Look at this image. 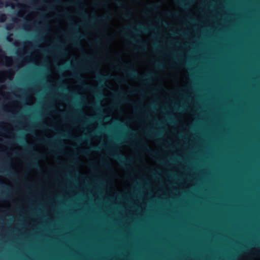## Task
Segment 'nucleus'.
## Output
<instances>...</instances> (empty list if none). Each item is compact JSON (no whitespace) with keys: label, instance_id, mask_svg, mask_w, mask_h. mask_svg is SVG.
<instances>
[{"label":"nucleus","instance_id":"17","mask_svg":"<svg viewBox=\"0 0 260 260\" xmlns=\"http://www.w3.org/2000/svg\"><path fill=\"white\" fill-rule=\"evenodd\" d=\"M147 136L149 137L152 138L156 136H159V135L154 134L151 131H149L147 133Z\"/></svg>","mask_w":260,"mask_h":260},{"label":"nucleus","instance_id":"9","mask_svg":"<svg viewBox=\"0 0 260 260\" xmlns=\"http://www.w3.org/2000/svg\"><path fill=\"white\" fill-rule=\"evenodd\" d=\"M3 60H4L5 62L9 63L12 62L11 57L7 56L5 55V52L0 48V61Z\"/></svg>","mask_w":260,"mask_h":260},{"label":"nucleus","instance_id":"20","mask_svg":"<svg viewBox=\"0 0 260 260\" xmlns=\"http://www.w3.org/2000/svg\"><path fill=\"white\" fill-rule=\"evenodd\" d=\"M131 14L129 13V12H126L123 14V17L126 19H128L131 17Z\"/></svg>","mask_w":260,"mask_h":260},{"label":"nucleus","instance_id":"42","mask_svg":"<svg viewBox=\"0 0 260 260\" xmlns=\"http://www.w3.org/2000/svg\"><path fill=\"white\" fill-rule=\"evenodd\" d=\"M10 4L9 3H7L6 4V6H10Z\"/></svg>","mask_w":260,"mask_h":260},{"label":"nucleus","instance_id":"49","mask_svg":"<svg viewBox=\"0 0 260 260\" xmlns=\"http://www.w3.org/2000/svg\"><path fill=\"white\" fill-rule=\"evenodd\" d=\"M157 49L156 47L155 48V50H156Z\"/></svg>","mask_w":260,"mask_h":260},{"label":"nucleus","instance_id":"40","mask_svg":"<svg viewBox=\"0 0 260 260\" xmlns=\"http://www.w3.org/2000/svg\"><path fill=\"white\" fill-rule=\"evenodd\" d=\"M0 184L2 185H4V183L3 182H0Z\"/></svg>","mask_w":260,"mask_h":260},{"label":"nucleus","instance_id":"32","mask_svg":"<svg viewBox=\"0 0 260 260\" xmlns=\"http://www.w3.org/2000/svg\"><path fill=\"white\" fill-rule=\"evenodd\" d=\"M67 79V76L66 75V80ZM66 93L67 92V91H68V85H67V82H66Z\"/></svg>","mask_w":260,"mask_h":260},{"label":"nucleus","instance_id":"22","mask_svg":"<svg viewBox=\"0 0 260 260\" xmlns=\"http://www.w3.org/2000/svg\"><path fill=\"white\" fill-rule=\"evenodd\" d=\"M115 3L119 7H123L124 6L123 2L121 1H117Z\"/></svg>","mask_w":260,"mask_h":260},{"label":"nucleus","instance_id":"31","mask_svg":"<svg viewBox=\"0 0 260 260\" xmlns=\"http://www.w3.org/2000/svg\"><path fill=\"white\" fill-rule=\"evenodd\" d=\"M67 6V1L66 0V7ZM66 21H67V16H68V12L67 11V9H66Z\"/></svg>","mask_w":260,"mask_h":260},{"label":"nucleus","instance_id":"8","mask_svg":"<svg viewBox=\"0 0 260 260\" xmlns=\"http://www.w3.org/2000/svg\"><path fill=\"white\" fill-rule=\"evenodd\" d=\"M82 68L80 66L77 68L74 71L73 76L75 79H76L79 82H81L83 81V78L81 75V72L82 71Z\"/></svg>","mask_w":260,"mask_h":260},{"label":"nucleus","instance_id":"34","mask_svg":"<svg viewBox=\"0 0 260 260\" xmlns=\"http://www.w3.org/2000/svg\"><path fill=\"white\" fill-rule=\"evenodd\" d=\"M66 139L68 137V131H67V127H66Z\"/></svg>","mask_w":260,"mask_h":260},{"label":"nucleus","instance_id":"5","mask_svg":"<svg viewBox=\"0 0 260 260\" xmlns=\"http://www.w3.org/2000/svg\"><path fill=\"white\" fill-rule=\"evenodd\" d=\"M39 142L42 143L46 144L48 145L50 149V151H52L53 149L56 148V144L54 140L49 138H46L43 139H40Z\"/></svg>","mask_w":260,"mask_h":260},{"label":"nucleus","instance_id":"13","mask_svg":"<svg viewBox=\"0 0 260 260\" xmlns=\"http://www.w3.org/2000/svg\"><path fill=\"white\" fill-rule=\"evenodd\" d=\"M113 77L112 76H106V75H100L98 76V78L101 80V81L103 82L107 78H112Z\"/></svg>","mask_w":260,"mask_h":260},{"label":"nucleus","instance_id":"12","mask_svg":"<svg viewBox=\"0 0 260 260\" xmlns=\"http://www.w3.org/2000/svg\"><path fill=\"white\" fill-rule=\"evenodd\" d=\"M29 166L34 168H36L38 170H41V166L38 162V160L36 159H34L31 161V162L29 164Z\"/></svg>","mask_w":260,"mask_h":260},{"label":"nucleus","instance_id":"43","mask_svg":"<svg viewBox=\"0 0 260 260\" xmlns=\"http://www.w3.org/2000/svg\"><path fill=\"white\" fill-rule=\"evenodd\" d=\"M29 146L30 147H32V145H31V144H29Z\"/></svg>","mask_w":260,"mask_h":260},{"label":"nucleus","instance_id":"19","mask_svg":"<svg viewBox=\"0 0 260 260\" xmlns=\"http://www.w3.org/2000/svg\"><path fill=\"white\" fill-rule=\"evenodd\" d=\"M155 66L158 69H162L164 67V64L161 63L156 62L155 63Z\"/></svg>","mask_w":260,"mask_h":260},{"label":"nucleus","instance_id":"44","mask_svg":"<svg viewBox=\"0 0 260 260\" xmlns=\"http://www.w3.org/2000/svg\"><path fill=\"white\" fill-rule=\"evenodd\" d=\"M13 175L15 176L16 175V173H13Z\"/></svg>","mask_w":260,"mask_h":260},{"label":"nucleus","instance_id":"18","mask_svg":"<svg viewBox=\"0 0 260 260\" xmlns=\"http://www.w3.org/2000/svg\"><path fill=\"white\" fill-rule=\"evenodd\" d=\"M6 19V16L5 14L0 13V21L3 22Z\"/></svg>","mask_w":260,"mask_h":260},{"label":"nucleus","instance_id":"45","mask_svg":"<svg viewBox=\"0 0 260 260\" xmlns=\"http://www.w3.org/2000/svg\"><path fill=\"white\" fill-rule=\"evenodd\" d=\"M170 121L171 122H173V120H172V119H170Z\"/></svg>","mask_w":260,"mask_h":260},{"label":"nucleus","instance_id":"7","mask_svg":"<svg viewBox=\"0 0 260 260\" xmlns=\"http://www.w3.org/2000/svg\"><path fill=\"white\" fill-rule=\"evenodd\" d=\"M61 28H65V0L61 1Z\"/></svg>","mask_w":260,"mask_h":260},{"label":"nucleus","instance_id":"48","mask_svg":"<svg viewBox=\"0 0 260 260\" xmlns=\"http://www.w3.org/2000/svg\"><path fill=\"white\" fill-rule=\"evenodd\" d=\"M98 93L101 94L100 92H97Z\"/></svg>","mask_w":260,"mask_h":260},{"label":"nucleus","instance_id":"1","mask_svg":"<svg viewBox=\"0 0 260 260\" xmlns=\"http://www.w3.org/2000/svg\"><path fill=\"white\" fill-rule=\"evenodd\" d=\"M122 70L130 78L137 79L145 83H148L155 76L152 73L145 75H140L137 70L131 67L128 69L123 68Z\"/></svg>","mask_w":260,"mask_h":260},{"label":"nucleus","instance_id":"37","mask_svg":"<svg viewBox=\"0 0 260 260\" xmlns=\"http://www.w3.org/2000/svg\"><path fill=\"white\" fill-rule=\"evenodd\" d=\"M17 6H18V7H21L22 5H21V4H17Z\"/></svg>","mask_w":260,"mask_h":260},{"label":"nucleus","instance_id":"15","mask_svg":"<svg viewBox=\"0 0 260 260\" xmlns=\"http://www.w3.org/2000/svg\"><path fill=\"white\" fill-rule=\"evenodd\" d=\"M66 190H67V166H66ZM67 192H66V204L67 203ZM67 207V205L66 204V208ZM67 213H66V215ZM67 226V223L66 222V226ZM67 236V233H66V237ZM67 249V245L66 244V249Z\"/></svg>","mask_w":260,"mask_h":260},{"label":"nucleus","instance_id":"11","mask_svg":"<svg viewBox=\"0 0 260 260\" xmlns=\"http://www.w3.org/2000/svg\"><path fill=\"white\" fill-rule=\"evenodd\" d=\"M138 27H139L138 28L133 30L134 33L136 35L137 34V32H146L149 30L148 28L144 27V26H143L141 24H139Z\"/></svg>","mask_w":260,"mask_h":260},{"label":"nucleus","instance_id":"29","mask_svg":"<svg viewBox=\"0 0 260 260\" xmlns=\"http://www.w3.org/2000/svg\"><path fill=\"white\" fill-rule=\"evenodd\" d=\"M179 3H180V5L184 6V7H186L187 6V5L185 4L182 1H179Z\"/></svg>","mask_w":260,"mask_h":260},{"label":"nucleus","instance_id":"16","mask_svg":"<svg viewBox=\"0 0 260 260\" xmlns=\"http://www.w3.org/2000/svg\"><path fill=\"white\" fill-rule=\"evenodd\" d=\"M158 7H159V5L158 4H154L150 5L149 7V8L151 10H152L153 11H155L158 8Z\"/></svg>","mask_w":260,"mask_h":260},{"label":"nucleus","instance_id":"47","mask_svg":"<svg viewBox=\"0 0 260 260\" xmlns=\"http://www.w3.org/2000/svg\"><path fill=\"white\" fill-rule=\"evenodd\" d=\"M66 157H67V151H66Z\"/></svg>","mask_w":260,"mask_h":260},{"label":"nucleus","instance_id":"30","mask_svg":"<svg viewBox=\"0 0 260 260\" xmlns=\"http://www.w3.org/2000/svg\"><path fill=\"white\" fill-rule=\"evenodd\" d=\"M4 5V3L2 0H0V8H2Z\"/></svg>","mask_w":260,"mask_h":260},{"label":"nucleus","instance_id":"33","mask_svg":"<svg viewBox=\"0 0 260 260\" xmlns=\"http://www.w3.org/2000/svg\"><path fill=\"white\" fill-rule=\"evenodd\" d=\"M117 95L119 97H122V92H120L118 94H117Z\"/></svg>","mask_w":260,"mask_h":260},{"label":"nucleus","instance_id":"35","mask_svg":"<svg viewBox=\"0 0 260 260\" xmlns=\"http://www.w3.org/2000/svg\"><path fill=\"white\" fill-rule=\"evenodd\" d=\"M85 58L87 59H90V57L88 56H86Z\"/></svg>","mask_w":260,"mask_h":260},{"label":"nucleus","instance_id":"3","mask_svg":"<svg viewBox=\"0 0 260 260\" xmlns=\"http://www.w3.org/2000/svg\"><path fill=\"white\" fill-rule=\"evenodd\" d=\"M84 38L80 31H77L74 35L73 38V45L74 46L80 50H84V48L81 43V40Z\"/></svg>","mask_w":260,"mask_h":260},{"label":"nucleus","instance_id":"21","mask_svg":"<svg viewBox=\"0 0 260 260\" xmlns=\"http://www.w3.org/2000/svg\"><path fill=\"white\" fill-rule=\"evenodd\" d=\"M13 24L12 23L7 24L6 26V29L8 30H10L12 29Z\"/></svg>","mask_w":260,"mask_h":260},{"label":"nucleus","instance_id":"27","mask_svg":"<svg viewBox=\"0 0 260 260\" xmlns=\"http://www.w3.org/2000/svg\"><path fill=\"white\" fill-rule=\"evenodd\" d=\"M102 164L106 168H108L110 166L109 164L105 162H102Z\"/></svg>","mask_w":260,"mask_h":260},{"label":"nucleus","instance_id":"6","mask_svg":"<svg viewBox=\"0 0 260 260\" xmlns=\"http://www.w3.org/2000/svg\"><path fill=\"white\" fill-rule=\"evenodd\" d=\"M127 39H129L131 41H132L134 42L138 43L142 49H147V45L146 44L142 41V39L136 36V37H131L128 38V37H126Z\"/></svg>","mask_w":260,"mask_h":260},{"label":"nucleus","instance_id":"26","mask_svg":"<svg viewBox=\"0 0 260 260\" xmlns=\"http://www.w3.org/2000/svg\"><path fill=\"white\" fill-rule=\"evenodd\" d=\"M34 155L36 156L38 158H43L44 157V156L42 154H35L34 153L33 154Z\"/></svg>","mask_w":260,"mask_h":260},{"label":"nucleus","instance_id":"10","mask_svg":"<svg viewBox=\"0 0 260 260\" xmlns=\"http://www.w3.org/2000/svg\"><path fill=\"white\" fill-rule=\"evenodd\" d=\"M140 146L143 149L147 150V151L151 152L152 154L154 156H156L158 154L157 152L152 151L148 145L144 142H140Z\"/></svg>","mask_w":260,"mask_h":260},{"label":"nucleus","instance_id":"2","mask_svg":"<svg viewBox=\"0 0 260 260\" xmlns=\"http://www.w3.org/2000/svg\"><path fill=\"white\" fill-rule=\"evenodd\" d=\"M110 155L117 160L123 167L126 164H131L132 162V159L127 158L124 155L118 153L115 149L110 153Z\"/></svg>","mask_w":260,"mask_h":260},{"label":"nucleus","instance_id":"41","mask_svg":"<svg viewBox=\"0 0 260 260\" xmlns=\"http://www.w3.org/2000/svg\"><path fill=\"white\" fill-rule=\"evenodd\" d=\"M66 103L67 102V99L66 98ZM67 116V111H66V116Z\"/></svg>","mask_w":260,"mask_h":260},{"label":"nucleus","instance_id":"38","mask_svg":"<svg viewBox=\"0 0 260 260\" xmlns=\"http://www.w3.org/2000/svg\"><path fill=\"white\" fill-rule=\"evenodd\" d=\"M6 189H10L11 188L10 187V186H8V187H7Z\"/></svg>","mask_w":260,"mask_h":260},{"label":"nucleus","instance_id":"4","mask_svg":"<svg viewBox=\"0 0 260 260\" xmlns=\"http://www.w3.org/2000/svg\"><path fill=\"white\" fill-rule=\"evenodd\" d=\"M112 19V17L110 15H104L102 17L94 16L92 20H90L89 21L90 23L92 22V21H96L99 23H104L111 20Z\"/></svg>","mask_w":260,"mask_h":260},{"label":"nucleus","instance_id":"28","mask_svg":"<svg viewBox=\"0 0 260 260\" xmlns=\"http://www.w3.org/2000/svg\"><path fill=\"white\" fill-rule=\"evenodd\" d=\"M67 43V34H66V43ZM66 57L67 56V54H68V50H67V48H66ZM67 63H68V61H67V60L66 59V67L67 66Z\"/></svg>","mask_w":260,"mask_h":260},{"label":"nucleus","instance_id":"24","mask_svg":"<svg viewBox=\"0 0 260 260\" xmlns=\"http://www.w3.org/2000/svg\"><path fill=\"white\" fill-rule=\"evenodd\" d=\"M100 149L99 147L95 146H92L90 147V149L91 150H97Z\"/></svg>","mask_w":260,"mask_h":260},{"label":"nucleus","instance_id":"46","mask_svg":"<svg viewBox=\"0 0 260 260\" xmlns=\"http://www.w3.org/2000/svg\"><path fill=\"white\" fill-rule=\"evenodd\" d=\"M83 153L85 154L87 153V151H84Z\"/></svg>","mask_w":260,"mask_h":260},{"label":"nucleus","instance_id":"23","mask_svg":"<svg viewBox=\"0 0 260 260\" xmlns=\"http://www.w3.org/2000/svg\"><path fill=\"white\" fill-rule=\"evenodd\" d=\"M115 80L120 83H124L125 80L122 78H117L115 79Z\"/></svg>","mask_w":260,"mask_h":260},{"label":"nucleus","instance_id":"36","mask_svg":"<svg viewBox=\"0 0 260 260\" xmlns=\"http://www.w3.org/2000/svg\"><path fill=\"white\" fill-rule=\"evenodd\" d=\"M102 5H103V7L107 6V5L106 4H103Z\"/></svg>","mask_w":260,"mask_h":260},{"label":"nucleus","instance_id":"25","mask_svg":"<svg viewBox=\"0 0 260 260\" xmlns=\"http://www.w3.org/2000/svg\"><path fill=\"white\" fill-rule=\"evenodd\" d=\"M12 35V34H10L7 37V40L8 42H12L13 40L12 38L11 37V36Z\"/></svg>","mask_w":260,"mask_h":260},{"label":"nucleus","instance_id":"39","mask_svg":"<svg viewBox=\"0 0 260 260\" xmlns=\"http://www.w3.org/2000/svg\"><path fill=\"white\" fill-rule=\"evenodd\" d=\"M131 132L133 134H135V132H134V131H131Z\"/></svg>","mask_w":260,"mask_h":260},{"label":"nucleus","instance_id":"14","mask_svg":"<svg viewBox=\"0 0 260 260\" xmlns=\"http://www.w3.org/2000/svg\"><path fill=\"white\" fill-rule=\"evenodd\" d=\"M78 14L80 16L83 17L86 19H87V14L85 11L83 10H81L78 11Z\"/></svg>","mask_w":260,"mask_h":260}]
</instances>
